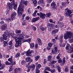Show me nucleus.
Listing matches in <instances>:
<instances>
[{
    "label": "nucleus",
    "instance_id": "obj_1",
    "mask_svg": "<svg viewBox=\"0 0 73 73\" xmlns=\"http://www.w3.org/2000/svg\"><path fill=\"white\" fill-rule=\"evenodd\" d=\"M28 1H26L24 2V1H21V3L19 5L18 8V9L17 13H18V15L19 16H21L22 15H23V12L24 11V5H25L26 6L28 5Z\"/></svg>",
    "mask_w": 73,
    "mask_h": 73
},
{
    "label": "nucleus",
    "instance_id": "obj_2",
    "mask_svg": "<svg viewBox=\"0 0 73 73\" xmlns=\"http://www.w3.org/2000/svg\"><path fill=\"white\" fill-rule=\"evenodd\" d=\"M73 34L71 31H67L65 34L64 36V38L65 40H68V39H70L69 40V42L70 43H73Z\"/></svg>",
    "mask_w": 73,
    "mask_h": 73
},
{
    "label": "nucleus",
    "instance_id": "obj_3",
    "mask_svg": "<svg viewBox=\"0 0 73 73\" xmlns=\"http://www.w3.org/2000/svg\"><path fill=\"white\" fill-rule=\"evenodd\" d=\"M13 35V33H11L9 34V36H10V35L12 37L15 38L16 42L15 44V46L17 48V47L20 46L21 44V42H22V39L20 38H19L18 37L14 36L13 35Z\"/></svg>",
    "mask_w": 73,
    "mask_h": 73
},
{
    "label": "nucleus",
    "instance_id": "obj_4",
    "mask_svg": "<svg viewBox=\"0 0 73 73\" xmlns=\"http://www.w3.org/2000/svg\"><path fill=\"white\" fill-rule=\"evenodd\" d=\"M9 33H8L7 32H5L4 34L3 35V37H0V41L1 42L4 41V39L5 40H7V39L8 38H10V35H9Z\"/></svg>",
    "mask_w": 73,
    "mask_h": 73
},
{
    "label": "nucleus",
    "instance_id": "obj_5",
    "mask_svg": "<svg viewBox=\"0 0 73 73\" xmlns=\"http://www.w3.org/2000/svg\"><path fill=\"white\" fill-rule=\"evenodd\" d=\"M65 11L64 15L66 17H68L70 14L72 13V11L71 10L68 9V8L65 9Z\"/></svg>",
    "mask_w": 73,
    "mask_h": 73
},
{
    "label": "nucleus",
    "instance_id": "obj_6",
    "mask_svg": "<svg viewBox=\"0 0 73 73\" xmlns=\"http://www.w3.org/2000/svg\"><path fill=\"white\" fill-rule=\"evenodd\" d=\"M51 6L52 7V8L54 9H57V5H56L55 2L53 1V2L51 3Z\"/></svg>",
    "mask_w": 73,
    "mask_h": 73
},
{
    "label": "nucleus",
    "instance_id": "obj_7",
    "mask_svg": "<svg viewBox=\"0 0 73 73\" xmlns=\"http://www.w3.org/2000/svg\"><path fill=\"white\" fill-rule=\"evenodd\" d=\"M37 15L38 16H39L40 18L41 19H45V14H43L41 12L39 13H37Z\"/></svg>",
    "mask_w": 73,
    "mask_h": 73
},
{
    "label": "nucleus",
    "instance_id": "obj_8",
    "mask_svg": "<svg viewBox=\"0 0 73 73\" xmlns=\"http://www.w3.org/2000/svg\"><path fill=\"white\" fill-rule=\"evenodd\" d=\"M62 38H63V35L60 36L59 38V39L60 40L59 45L60 47H61V46H62Z\"/></svg>",
    "mask_w": 73,
    "mask_h": 73
},
{
    "label": "nucleus",
    "instance_id": "obj_9",
    "mask_svg": "<svg viewBox=\"0 0 73 73\" xmlns=\"http://www.w3.org/2000/svg\"><path fill=\"white\" fill-rule=\"evenodd\" d=\"M16 15H17V13L15 12H13L11 15V17L12 20H15V17H16Z\"/></svg>",
    "mask_w": 73,
    "mask_h": 73
},
{
    "label": "nucleus",
    "instance_id": "obj_10",
    "mask_svg": "<svg viewBox=\"0 0 73 73\" xmlns=\"http://www.w3.org/2000/svg\"><path fill=\"white\" fill-rule=\"evenodd\" d=\"M27 68H32V71H33L34 70H35V67H36V65L35 64H32L31 66H28V65H27Z\"/></svg>",
    "mask_w": 73,
    "mask_h": 73
},
{
    "label": "nucleus",
    "instance_id": "obj_11",
    "mask_svg": "<svg viewBox=\"0 0 73 73\" xmlns=\"http://www.w3.org/2000/svg\"><path fill=\"white\" fill-rule=\"evenodd\" d=\"M64 24L63 23H59L58 24H57L56 26V28H60V27H64Z\"/></svg>",
    "mask_w": 73,
    "mask_h": 73
},
{
    "label": "nucleus",
    "instance_id": "obj_12",
    "mask_svg": "<svg viewBox=\"0 0 73 73\" xmlns=\"http://www.w3.org/2000/svg\"><path fill=\"white\" fill-rule=\"evenodd\" d=\"M7 7H8V9L10 10L12 9H13V7H12V4L10 3H8L7 4Z\"/></svg>",
    "mask_w": 73,
    "mask_h": 73
},
{
    "label": "nucleus",
    "instance_id": "obj_13",
    "mask_svg": "<svg viewBox=\"0 0 73 73\" xmlns=\"http://www.w3.org/2000/svg\"><path fill=\"white\" fill-rule=\"evenodd\" d=\"M34 51L33 50H32L31 51L29 50L26 53V55L27 56H29L32 53H33Z\"/></svg>",
    "mask_w": 73,
    "mask_h": 73
},
{
    "label": "nucleus",
    "instance_id": "obj_14",
    "mask_svg": "<svg viewBox=\"0 0 73 73\" xmlns=\"http://www.w3.org/2000/svg\"><path fill=\"white\" fill-rule=\"evenodd\" d=\"M7 24H4V25L1 27V29H2V30H3V31H5V30L7 29Z\"/></svg>",
    "mask_w": 73,
    "mask_h": 73
},
{
    "label": "nucleus",
    "instance_id": "obj_15",
    "mask_svg": "<svg viewBox=\"0 0 73 73\" xmlns=\"http://www.w3.org/2000/svg\"><path fill=\"white\" fill-rule=\"evenodd\" d=\"M57 32H58V29H56L54 30L52 32V34L53 36H55L56 35V33Z\"/></svg>",
    "mask_w": 73,
    "mask_h": 73
},
{
    "label": "nucleus",
    "instance_id": "obj_16",
    "mask_svg": "<svg viewBox=\"0 0 73 73\" xmlns=\"http://www.w3.org/2000/svg\"><path fill=\"white\" fill-rule=\"evenodd\" d=\"M40 19V17H38L37 18H34L32 20V22L33 23H35V22H36V21H37L38 20Z\"/></svg>",
    "mask_w": 73,
    "mask_h": 73
},
{
    "label": "nucleus",
    "instance_id": "obj_17",
    "mask_svg": "<svg viewBox=\"0 0 73 73\" xmlns=\"http://www.w3.org/2000/svg\"><path fill=\"white\" fill-rule=\"evenodd\" d=\"M40 28L41 31H45V30H46V29L47 27H42V25H40Z\"/></svg>",
    "mask_w": 73,
    "mask_h": 73
},
{
    "label": "nucleus",
    "instance_id": "obj_18",
    "mask_svg": "<svg viewBox=\"0 0 73 73\" xmlns=\"http://www.w3.org/2000/svg\"><path fill=\"white\" fill-rule=\"evenodd\" d=\"M8 60L10 61L11 63L13 62V56H11L10 58L8 59Z\"/></svg>",
    "mask_w": 73,
    "mask_h": 73
},
{
    "label": "nucleus",
    "instance_id": "obj_19",
    "mask_svg": "<svg viewBox=\"0 0 73 73\" xmlns=\"http://www.w3.org/2000/svg\"><path fill=\"white\" fill-rule=\"evenodd\" d=\"M5 66V65L4 64H0V66L1 67L0 68V69L2 70L4 69Z\"/></svg>",
    "mask_w": 73,
    "mask_h": 73
},
{
    "label": "nucleus",
    "instance_id": "obj_20",
    "mask_svg": "<svg viewBox=\"0 0 73 73\" xmlns=\"http://www.w3.org/2000/svg\"><path fill=\"white\" fill-rule=\"evenodd\" d=\"M48 29H52L50 28H52L53 27V25L51 23H48Z\"/></svg>",
    "mask_w": 73,
    "mask_h": 73
},
{
    "label": "nucleus",
    "instance_id": "obj_21",
    "mask_svg": "<svg viewBox=\"0 0 73 73\" xmlns=\"http://www.w3.org/2000/svg\"><path fill=\"white\" fill-rule=\"evenodd\" d=\"M52 56L51 55L48 56L47 57V59L48 61H52Z\"/></svg>",
    "mask_w": 73,
    "mask_h": 73
},
{
    "label": "nucleus",
    "instance_id": "obj_22",
    "mask_svg": "<svg viewBox=\"0 0 73 73\" xmlns=\"http://www.w3.org/2000/svg\"><path fill=\"white\" fill-rule=\"evenodd\" d=\"M56 69H57L58 72L60 73L61 72V68L60 67L58 66V65H56Z\"/></svg>",
    "mask_w": 73,
    "mask_h": 73
},
{
    "label": "nucleus",
    "instance_id": "obj_23",
    "mask_svg": "<svg viewBox=\"0 0 73 73\" xmlns=\"http://www.w3.org/2000/svg\"><path fill=\"white\" fill-rule=\"evenodd\" d=\"M37 41L38 42V44L39 45H41L42 44V42H41V39L38 38Z\"/></svg>",
    "mask_w": 73,
    "mask_h": 73
},
{
    "label": "nucleus",
    "instance_id": "obj_24",
    "mask_svg": "<svg viewBox=\"0 0 73 73\" xmlns=\"http://www.w3.org/2000/svg\"><path fill=\"white\" fill-rule=\"evenodd\" d=\"M31 27L34 31H36L37 30V28L33 25H31Z\"/></svg>",
    "mask_w": 73,
    "mask_h": 73
},
{
    "label": "nucleus",
    "instance_id": "obj_25",
    "mask_svg": "<svg viewBox=\"0 0 73 73\" xmlns=\"http://www.w3.org/2000/svg\"><path fill=\"white\" fill-rule=\"evenodd\" d=\"M8 41L7 40L6 41L5 40L3 41V43L4 44V46H7V44H8Z\"/></svg>",
    "mask_w": 73,
    "mask_h": 73
},
{
    "label": "nucleus",
    "instance_id": "obj_26",
    "mask_svg": "<svg viewBox=\"0 0 73 73\" xmlns=\"http://www.w3.org/2000/svg\"><path fill=\"white\" fill-rule=\"evenodd\" d=\"M30 48L32 49L35 47V44L33 43H31V44H30Z\"/></svg>",
    "mask_w": 73,
    "mask_h": 73
},
{
    "label": "nucleus",
    "instance_id": "obj_27",
    "mask_svg": "<svg viewBox=\"0 0 73 73\" xmlns=\"http://www.w3.org/2000/svg\"><path fill=\"white\" fill-rule=\"evenodd\" d=\"M31 60V58L30 57H27L26 58V62H29V61H30Z\"/></svg>",
    "mask_w": 73,
    "mask_h": 73
},
{
    "label": "nucleus",
    "instance_id": "obj_28",
    "mask_svg": "<svg viewBox=\"0 0 73 73\" xmlns=\"http://www.w3.org/2000/svg\"><path fill=\"white\" fill-rule=\"evenodd\" d=\"M20 55V52H19L17 54L15 55V57L16 58H18L19 57V56Z\"/></svg>",
    "mask_w": 73,
    "mask_h": 73
},
{
    "label": "nucleus",
    "instance_id": "obj_29",
    "mask_svg": "<svg viewBox=\"0 0 73 73\" xmlns=\"http://www.w3.org/2000/svg\"><path fill=\"white\" fill-rule=\"evenodd\" d=\"M17 3L15 4L14 6L13 7V9H14L15 10H16L17 9Z\"/></svg>",
    "mask_w": 73,
    "mask_h": 73
},
{
    "label": "nucleus",
    "instance_id": "obj_30",
    "mask_svg": "<svg viewBox=\"0 0 73 73\" xmlns=\"http://www.w3.org/2000/svg\"><path fill=\"white\" fill-rule=\"evenodd\" d=\"M61 4L62 7H65L66 6V3L64 2H63Z\"/></svg>",
    "mask_w": 73,
    "mask_h": 73
},
{
    "label": "nucleus",
    "instance_id": "obj_31",
    "mask_svg": "<svg viewBox=\"0 0 73 73\" xmlns=\"http://www.w3.org/2000/svg\"><path fill=\"white\" fill-rule=\"evenodd\" d=\"M50 15H51L50 13H47L46 15V17H50Z\"/></svg>",
    "mask_w": 73,
    "mask_h": 73
},
{
    "label": "nucleus",
    "instance_id": "obj_32",
    "mask_svg": "<svg viewBox=\"0 0 73 73\" xmlns=\"http://www.w3.org/2000/svg\"><path fill=\"white\" fill-rule=\"evenodd\" d=\"M40 56H36L35 57V60H36V61H38V59L40 58Z\"/></svg>",
    "mask_w": 73,
    "mask_h": 73
},
{
    "label": "nucleus",
    "instance_id": "obj_33",
    "mask_svg": "<svg viewBox=\"0 0 73 73\" xmlns=\"http://www.w3.org/2000/svg\"><path fill=\"white\" fill-rule=\"evenodd\" d=\"M31 38H30L29 39H28L25 40L24 41V42H31Z\"/></svg>",
    "mask_w": 73,
    "mask_h": 73
},
{
    "label": "nucleus",
    "instance_id": "obj_34",
    "mask_svg": "<svg viewBox=\"0 0 73 73\" xmlns=\"http://www.w3.org/2000/svg\"><path fill=\"white\" fill-rule=\"evenodd\" d=\"M41 67V65L40 64H38L37 65V66L36 67V68H37L38 69H40V68Z\"/></svg>",
    "mask_w": 73,
    "mask_h": 73
},
{
    "label": "nucleus",
    "instance_id": "obj_35",
    "mask_svg": "<svg viewBox=\"0 0 73 73\" xmlns=\"http://www.w3.org/2000/svg\"><path fill=\"white\" fill-rule=\"evenodd\" d=\"M36 73H40V71L38 70V69L36 68L35 70Z\"/></svg>",
    "mask_w": 73,
    "mask_h": 73
},
{
    "label": "nucleus",
    "instance_id": "obj_36",
    "mask_svg": "<svg viewBox=\"0 0 73 73\" xmlns=\"http://www.w3.org/2000/svg\"><path fill=\"white\" fill-rule=\"evenodd\" d=\"M46 69V71L47 70V71H50V69L48 67H46V68L45 69Z\"/></svg>",
    "mask_w": 73,
    "mask_h": 73
},
{
    "label": "nucleus",
    "instance_id": "obj_37",
    "mask_svg": "<svg viewBox=\"0 0 73 73\" xmlns=\"http://www.w3.org/2000/svg\"><path fill=\"white\" fill-rule=\"evenodd\" d=\"M30 61H29V62L28 63V65L27 64L26 65V67H27V65H28V66H29V65L31 64V63L32 61H33V60L32 59H31L30 60Z\"/></svg>",
    "mask_w": 73,
    "mask_h": 73
},
{
    "label": "nucleus",
    "instance_id": "obj_38",
    "mask_svg": "<svg viewBox=\"0 0 73 73\" xmlns=\"http://www.w3.org/2000/svg\"><path fill=\"white\" fill-rule=\"evenodd\" d=\"M65 72H68L69 70H68V67L67 66H66V68L64 69Z\"/></svg>",
    "mask_w": 73,
    "mask_h": 73
},
{
    "label": "nucleus",
    "instance_id": "obj_39",
    "mask_svg": "<svg viewBox=\"0 0 73 73\" xmlns=\"http://www.w3.org/2000/svg\"><path fill=\"white\" fill-rule=\"evenodd\" d=\"M57 62V61H52L50 62V64H55V63H56Z\"/></svg>",
    "mask_w": 73,
    "mask_h": 73
},
{
    "label": "nucleus",
    "instance_id": "obj_40",
    "mask_svg": "<svg viewBox=\"0 0 73 73\" xmlns=\"http://www.w3.org/2000/svg\"><path fill=\"white\" fill-rule=\"evenodd\" d=\"M25 62H26L24 60H23L21 62V64L22 65H25Z\"/></svg>",
    "mask_w": 73,
    "mask_h": 73
},
{
    "label": "nucleus",
    "instance_id": "obj_41",
    "mask_svg": "<svg viewBox=\"0 0 73 73\" xmlns=\"http://www.w3.org/2000/svg\"><path fill=\"white\" fill-rule=\"evenodd\" d=\"M69 47H70V44H67L66 48V50H68L69 49Z\"/></svg>",
    "mask_w": 73,
    "mask_h": 73
},
{
    "label": "nucleus",
    "instance_id": "obj_42",
    "mask_svg": "<svg viewBox=\"0 0 73 73\" xmlns=\"http://www.w3.org/2000/svg\"><path fill=\"white\" fill-rule=\"evenodd\" d=\"M14 46L13 45V44H12V45H11L9 47V50H11V49H12V48H13Z\"/></svg>",
    "mask_w": 73,
    "mask_h": 73
},
{
    "label": "nucleus",
    "instance_id": "obj_43",
    "mask_svg": "<svg viewBox=\"0 0 73 73\" xmlns=\"http://www.w3.org/2000/svg\"><path fill=\"white\" fill-rule=\"evenodd\" d=\"M5 64L6 65H11V63L9 62L8 61L5 62Z\"/></svg>",
    "mask_w": 73,
    "mask_h": 73
},
{
    "label": "nucleus",
    "instance_id": "obj_44",
    "mask_svg": "<svg viewBox=\"0 0 73 73\" xmlns=\"http://www.w3.org/2000/svg\"><path fill=\"white\" fill-rule=\"evenodd\" d=\"M14 72L15 73H19V72L18 71V69L16 68L14 70Z\"/></svg>",
    "mask_w": 73,
    "mask_h": 73
},
{
    "label": "nucleus",
    "instance_id": "obj_45",
    "mask_svg": "<svg viewBox=\"0 0 73 73\" xmlns=\"http://www.w3.org/2000/svg\"><path fill=\"white\" fill-rule=\"evenodd\" d=\"M57 51L55 50H52V53H53V54H55V53H57Z\"/></svg>",
    "mask_w": 73,
    "mask_h": 73
},
{
    "label": "nucleus",
    "instance_id": "obj_46",
    "mask_svg": "<svg viewBox=\"0 0 73 73\" xmlns=\"http://www.w3.org/2000/svg\"><path fill=\"white\" fill-rule=\"evenodd\" d=\"M72 52H73V49L72 50H68V53H72Z\"/></svg>",
    "mask_w": 73,
    "mask_h": 73
},
{
    "label": "nucleus",
    "instance_id": "obj_47",
    "mask_svg": "<svg viewBox=\"0 0 73 73\" xmlns=\"http://www.w3.org/2000/svg\"><path fill=\"white\" fill-rule=\"evenodd\" d=\"M21 32V30H17L15 32H16V33H17H17H20Z\"/></svg>",
    "mask_w": 73,
    "mask_h": 73
},
{
    "label": "nucleus",
    "instance_id": "obj_48",
    "mask_svg": "<svg viewBox=\"0 0 73 73\" xmlns=\"http://www.w3.org/2000/svg\"><path fill=\"white\" fill-rule=\"evenodd\" d=\"M12 42H13V40H11L9 42V45H12V44H13Z\"/></svg>",
    "mask_w": 73,
    "mask_h": 73
},
{
    "label": "nucleus",
    "instance_id": "obj_49",
    "mask_svg": "<svg viewBox=\"0 0 73 73\" xmlns=\"http://www.w3.org/2000/svg\"><path fill=\"white\" fill-rule=\"evenodd\" d=\"M6 21L8 23H9L11 21V19L8 18L7 19H6Z\"/></svg>",
    "mask_w": 73,
    "mask_h": 73
},
{
    "label": "nucleus",
    "instance_id": "obj_50",
    "mask_svg": "<svg viewBox=\"0 0 73 73\" xmlns=\"http://www.w3.org/2000/svg\"><path fill=\"white\" fill-rule=\"evenodd\" d=\"M62 62V60H61V58H59V59L58 60V63H61Z\"/></svg>",
    "mask_w": 73,
    "mask_h": 73
},
{
    "label": "nucleus",
    "instance_id": "obj_51",
    "mask_svg": "<svg viewBox=\"0 0 73 73\" xmlns=\"http://www.w3.org/2000/svg\"><path fill=\"white\" fill-rule=\"evenodd\" d=\"M52 45H53V44L51 43H49L48 44V45L49 47H52Z\"/></svg>",
    "mask_w": 73,
    "mask_h": 73
},
{
    "label": "nucleus",
    "instance_id": "obj_52",
    "mask_svg": "<svg viewBox=\"0 0 73 73\" xmlns=\"http://www.w3.org/2000/svg\"><path fill=\"white\" fill-rule=\"evenodd\" d=\"M50 72H51L52 73H55V69H52V70H50Z\"/></svg>",
    "mask_w": 73,
    "mask_h": 73
},
{
    "label": "nucleus",
    "instance_id": "obj_53",
    "mask_svg": "<svg viewBox=\"0 0 73 73\" xmlns=\"http://www.w3.org/2000/svg\"><path fill=\"white\" fill-rule=\"evenodd\" d=\"M60 58V54H59L56 57V59H57V60H58V59H59Z\"/></svg>",
    "mask_w": 73,
    "mask_h": 73
},
{
    "label": "nucleus",
    "instance_id": "obj_54",
    "mask_svg": "<svg viewBox=\"0 0 73 73\" xmlns=\"http://www.w3.org/2000/svg\"><path fill=\"white\" fill-rule=\"evenodd\" d=\"M33 3L34 4H36L37 3V1L36 0H35L33 1Z\"/></svg>",
    "mask_w": 73,
    "mask_h": 73
},
{
    "label": "nucleus",
    "instance_id": "obj_55",
    "mask_svg": "<svg viewBox=\"0 0 73 73\" xmlns=\"http://www.w3.org/2000/svg\"><path fill=\"white\" fill-rule=\"evenodd\" d=\"M52 1V0H47V3H50Z\"/></svg>",
    "mask_w": 73,
    "mask_h": 73
},
{
    "label": "nucleus",
    "instance_id": "obj_56",
    "mask_svg": "<svg viewBox=\"0 0 73 73\" xmlns=\"http://www.w3.org/2000/svg\"><path fill=\"white\" fill-rule=\"evenodd\" d=\"M27 12L29 14L31 13V9H30V8L28 9Z\"/></svg>",
    "mask_w": 73,
    "mask_h": 73
},
{
    "label": "nucleus",
    "instance_id": "obj_57",
    "mask_svg": "<svg viewBox=\"0 0 73 73\" xmlns=\"http://www.w3.org/2000/svg\"><path fill=\"white\" fill-rule=\"evenodd\" d=\"M4 23H5L4 22V21H1L0 22V24H1V25H2L3 24L4 25L5 24Z\"/></svg>",
    "mask_w": 73,
    "mask_h": 73
},
{
    "label": "nucleus",
    "instance_id": "obj_58",
    "mask_svg": "<svg viewBox=\"0 0 73 73\" xmlns=\"http://www.w3.org/2000/svg\"><path fill=\"white\" fill-rule=\"evenodd\" d=\"M25 19L27 20H29V19H30V17L29 16L26 17H25Z\"/></svg>",
    "mask_w": 73,
    "mask_h": 73
},
{
    "label": "nucleus",
    "instance_id": "obj_59",
    "mask_svg": "<svg viewBox=\"0 0 73 73\" xmlns=\"http://www.w3.org/2000/svg\"><path fill=\"white\" fill-rule=\"evenodd\" d=\"M41 3V6L42 7H44V1H43V2L42 3Z\"/></svg>",
    "mask_w": 73,
    "mask_h": 73
},
{
    "label": "nucleus",
    "instance_id": "obj_60",
    "mask_svg": "<svg viewBox=\"0 0 73 73\" xmlns=\"http://www.w3.org/2000/svg\"><path fill=\"white\" fill-rule=\"evenodd\" d=\"M52 41L53 42H56V40L55 39H52Z\"/></svg>",
    "mask_w": 73,
    "mask_h": 73
},
{
    "label": "nucleus",
    "instance_id": "obj_61",
    "mask_svg": "<svg viewBox=\"0 0 73 73\" xmlns=\"http://www.w3.org/2000/svg\"><path fill=\"white\" fill-rule=\"evenodd\" d=\"M55 50H56L57 52L58 51V48H57V47L56 46L54 47Z\"/></svg>",
    "mask_w": 73,
    "mask_h": 73
},
{
    "label": "nucleus",
    "instance_id": "obj_62",
    "mask_svg": "<svg viewBox=\"0 0 73 73\" xmlns=\"http://www.w3.org/2000/svg\"><path fill=\"white\" fill-rule=\"evenodd\" d=\"M35 49H37V48H38V44H35Z\"/></svg>",
    "mask_w": 73,
    "mask_h": 73
},
{
    "label": "nucleus",
    "instance_id": "obj_63",
    "mask_svg": "<svg viewBox=\"0 0 73 73\" xmlns=\"http://www.w3.org/2000/svg\"><path fill=\"white\" fill-rule=\"evenodd\" d=\"M46 63V60H45V59H44V61L43 62V64H45Z\"/></svg>",
    "mask_w": 73,
    "mask_h": 73
},
{
    "label": "nucleus",
    "instance_id": "obj_64",
    "mask_svg": "<svg viewBox=\"0 0 73 73\" xmlns=\"http://www.w3.org/2000/svg\"><path fill=\"white\" fill-rule=\"evenodd\" d=\"M43 73H49V72L46 71V69H44V70Z\"/></svg>",
    "mask_w": 73,
    "mask_h": 73
}]
</instances>
